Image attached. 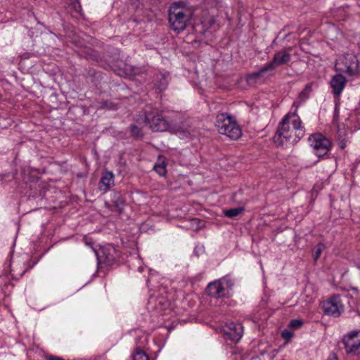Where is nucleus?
I'll use <instances>...</instances> for the list:
<instances>
[{"label":"nucleus","instance_id":"nucleus-18","mask_svg":"<svg viewBox=\"0 0 360 360\" xmlns=\"http://www.w3.org/2000/svg\"><path fill=\"white\" fill-rule=\"evenodd\" d=\"M154 169L160 176H165L166 174V164L165 161L159 159L158 162L154 166Z\"/></svg>","mask_w":360,"mask_h":360},{"label":"nucleus","instance_id":"nucleus-31","mask_svg":"<svg viewBox=\"0 0 360 360\" xmlns=\"http://www.w3.org/2000/svg\"><path fill=\"white\" fill-rule=\"evenodd\" d=\"M192 221H198V220L197 219H193Z\"/></svg>","mask_w":360,"mask_h":360},{"label":"nucleus","instance_id":"nucleus-28","mask_svg":"<svg viewBox=\"0 0 360 360\" xmlns=\"http://www.w3.org/2000/svg\"><path fill=\"white\" fill-rule=\"evenodd\" d=\"M47 360H63V359L60 357H58V356H50L48 357Z\"/></svg>","mask_w":360,"mask_h":360},{"label":"nucleus","instance_id":"nucleus-5","mask_svg":"<svg viewBox=\"0 0 360 360\" xmlns=\"http://www.w3.org/2000/svg\"><path fill=\"white\" fill-rule=\"evenodd\" d=\"M215 126L219 134L231 139H238L242 135V130L236 119L228 113H220L216 117Z\"/></svg>","mask_w":360,"mask_h":360},{"label":"nucleus","instance_id":"nucleus-12","mask_svg":"<svg viewBox=\"0 0 360 360\" xmlns=\"http://www.w3.org/2000/svg\"><path fill=\"white\" fill-rule=\"evenodd\" d=\"M226 337L233 342H238L243 335V327L240 323H227L223 327Z\"/></svg>","mask_w":360,"mask_h":360},{"label":"nucleus","instance_id":"nucleus-17","mask_svg":"<svg viewBox=\"0 0 360 360\" xmlns=\"http://www.w3.org/2000/svg\"><path fill=\"white\" fill-rule=\"evenodd\" d=\"M112 201L116 210L121 213L125 206V200L123 196L119 193H114L112 196Z\"/></svg>","mask_w":360,"mask_h":360},{"label":"nucleus","instance_id":"nucleus-29","mask_svg":"<svg viewBox=\"0 0 360 360\" xmlns=\"http://www.w3.org/2000/svg\"><path fill=\"white\" fill-rule=\"evenodd\" d=\"M139 271L142 272L143 271V268L142 266L139 267Z\"/></svg>","mask_w":360,"mask_h":360},{"label":"nucleus","instance_id":"nucleus-27","mask_svg":"<svg viewBox=\"0 0 360 360\" xmlns=\"http://www.w3.org/2000/svg\"><path fill=\"white\" fill-rule=\"evenodd\" d=\"M292 333L288 330H284L282 332V336L285 339H290L292 337Z\"/></svg>","mask_w":360,"mask_h":360},{"label":"nucleus","instance_id":"nucleus-4","mask_svg":"<svg viewBox=\"0 0 360 360\" xmlns=\"http://www.w3.org/2000/svg\"><path fill=\"white\" fill-rule=\"evenodd\" d=\"M164 283V278L160 277L159 274L155 271L150 270L147 284L148 286L150 288V290L158 288L159 290L162 291L161 294H162L165 292V288L162 287ZM149 305L151 306V308H154L157 311L160 312L161 311L167 309L169 306V302L162 295L159 296L153 294L150 295L149 297Z\"/></svg>","mask_w":360,"mask_h":360},{"label":"nucleus","instance_id":"nucleus-6","mask_svg":"<svg viewBox=\"0 0 360 360\" xmlns=\"http://www.w3.org/2000/svg\"><path fill=\"white\" fill-rule=\"evenodd\" d=\"M290 60L291 54L286 50H281L276 52L271 62L264 65L257 72H253L248 76V82L257 79L264 73L271 72L280 65L288 64Z\"/></svg>","mask_w":360,"mask_h":360},{"label":"nucleus","instance_id":"nucleus-16","mask_svg":"<svg viewBox=\"0 0 360 360\" xmlns=\"http://www.w3.org/2000/svg\"><path fill=\"white\" fill-rule=\"evenodd\" d=\"M154 82L155 87L160 91H163L167 88L168 84V75L159 72L155 75Z\"/></svg>","mask_w":360,"mask_h":360},{"label":"nucleus","instance_id":"nucleus-14","mask_svg":"<svg viewBox=\"0 0 360 360\" xmlns=\"http://www.w3.org/2000/svg\"><path fill=\"white\" fill-rule=\"evenodd\" d=\"M114 178L115 176L112 172H103L99 181L100 191L106 193L114 185Z\"/></svg>","mask_w":360,"mask_h":360},{"label":"nucleus","instance_id":"nucleus-24","mask_svg":"<svg viewBox=\"0 0 360 360\" xmlns=\"http://www.w3.org/2000/svg\"><path fill=\"white\" fill-rule=\"evenodd\" d=\"M131 131L132 136L134 137L138 138V137L142 136V135H143L141 129L134 124H132L131 126Z\"/></svg>","mask_w":360,"mask_h":360},{"label":"nucleus","instance_id":"nucleus-10","mask_svg":"<svg viewBox=\"0 0 360 360\" xmlns=\"http://www.w3.org/2000/svg\"><path fill=\"white\" fill-rule=\"evenodd\" d=\"M323 310L325 314L338 317L344 310V306L339 295L330 297L323 303Z\"/></svg>","mask_w":360,"mask_h":360},{"label":"nucleus","instance_id":"nucleus-21","mask_svg":"<svg viewBox=\"0 0 360 360\" xmlns=\"http://www.w3.org/2000/svg\"><path fill=\"white\" fill-rule=\"evenodd\" d=\"M214 23L215 20L212 16H207L201 21V25L204 32L210 29Z\"/></svg>","mask_w":360,"mask_h":360},{"label":"nucleus","instance_id":"nucleus-26","mask_svg":"<svg viewBox=\"0 0 360 360\" xmlns=\"http://www.w3.org/2000/svg\"><path fill=\"white\" fill-rule=\"evenodd\" d=\"M72 6L77 13H80L81 5L77 0H75V1L72 3Z\"/></svg>","mask_w":360,"mask_h":360},{"label":"nucleus","instance_id":"nucleus-1","mask_svg":"<svg viewBox=\"0 0 360 360\" xmlns=\"http://www.w3.org/2000/svg\"><path fill=\"white\" fill-rule=\"evenodd\" d=\"M304 134L305 129L298 115L296 112L288 113L279 123L274 141L281 146L293 144Z\"/></svg>","mask_w":360,"mask_h":360},{"label":"nucleus","instance_id":"nucleus-11","mask_svg":"<svg viewBox=\"0 0 360 360\" xmlns=\"http://www.w3.org/2000/svg\"><path fill=\"white\" fill-rule=\"evenodd\" d=\"M343 342L347 354L360 355V330L352 331L345 335Z\"/></svg>","mask_w":360,"mask_h":360},{"label":"nucleus","instance_id":"nucleus-30","mask_svg":"<svg viewBox=\"0 0 360 360\" xmlns=\"http://www.w3.org/2000/svg\"><path fill=\"white\" fill-rule=\"evenodd\" d=\"M333 124H336V120H335V118H334V120H333Z\"/></svg>","mask_w":360,"mask_h":360},{"label":"nucleus","instance_id":"nucleus-2","mask_svg":"<svg viewBox=\"0 0 360 360\" xmlns=\"http://www.w3.org/2000/svg\"><path fill=\"white\" fill-rule=\"evenodd\" d=\"M145 123L155 131H170L177 134L181 139H187L190 136V131L182 122L178 123L172 117L167 118L162 112H150L145 115Z\"/></svg>","mask_w":360,"mask_h":360},{"label":"nucleus","instance_id":"nucleus-15","mask_svg":"<svg viewBox=\"0 0 360 360\" xmlns=\"http://www.w3.org/2000/svg\"><path fill=\"white\" fill-rule=\"evenodd\" d=\"M337 141L340 148H345L348 141L347 133L345 124L337 126Z\"/></svg>","mask_w":360,"mask_h":360},{"label":"nucleus","instance_id":"nucleus-19","mask_svg":"<svg viewBox=\"0 0 360 360\" xmlns=\"http://www.w3.org/2000/svg\"><path fill=\"white\" fill-rule=\"evenodd\" d=\"M133 360H149V357L145 352L137 348L133 354Z\"/></svg>","mask_w":360,"mask_h":360},{"label":"nucleus","instance_id":"nucleus-23","mask_svg":"<svg viewBox=\"0 0 360 360\" xmlns=\"http://www.w3.org/2000/svg\"><path fill=\"white\" fill-rule=\"evenodd\" d=\"M324 248H325V245L323 243H319L316 246V248L314 249V261H317V259L320 257Z\"/></svg>","mask_w":360,"mask_h":360},{"label":"nucleus","instance_id":"nucleus-22","mask_svg":"<svg viewBox=\"0 0 360 360\" xmlns=\"http://www.w3.org/2000/svg\"><path fill=\"white\" fill-rule=\"evenodd\" d=\"M311 86H312L311 84H307L305 86V88L304 89V90L300 94L299 98L302 101H305L309 97V94L311 91Z\"/></svg>","mask_w":360,"mask_h":360},{"label":"nucleus","instance_id":"nucleus-7","mask_svg":"<svg viewBox=\"0 0 360 360\" xmlns=\"http://www.w3.org/2000/svg\"><path fill=\"white\" fill-rule=\"evenodd\" d=\"M335 70L338 72H345L349 75L360 73V64L356 56L347 53L340 56L335 62Z\"/></svg>","mask_w":360,"mask_h":360},{"label":"nucleus","instance_id":"nucleus-8","mask_svg":"<svg viewBox=\"0 0 360 360\" xmlns=\"http://www.w3.org/2000/svg\"><path fill=\"white\" fill-rule=\"evenodd\" d=\"M233 286L231 279L224 277L208 284L207 291L212 297L219 298L229 295V289Z\"/></svg>","mask_w":360,"mask_h":360},{"label":"nucleus","instance_id":"nucleus-20","mask_svg":"<svg viewBox=\"0 0 360 360\" xmlns=\"http://www.w3.org/2000/svg\"><path fill=\"white\" fill-rule=\"evenodd\" d=\"M244 211V208L243 207H236L227 210L224 212V214L226 217L229 218L235 217L240 214H241Z\"/></svg>","mask_w":360,"mask_h":360},{"label":"nucleus","instance_id":"nucleus-13","mask_svg":"<svg viewBox=\"0 0 360 360\" xmlns=\"http://www.w3.org/2000/svg\"><path fill=\"white\" fill-rule=\"evenodd\" d=\"M346 78L340 73L333 77L330 81V87L335 96H339L342 94L346 85Z\"/></svg>","mask_w":360,"mask_h":360},{"label":"nucleus","instance_id":"nucleus-25","mask_svg":"<svg viewBox=\"0 0 360 360\" xmlns=\"http://www.w3.org/2000/svg\"><path fill=\"white\" fill-rule=\"evenodd\" d=\"M302 325V321L299 319L292 320L289 324V326L294 328H298Z\"/></svg>","mask_w":360,"mask_h":360},{"label":"nucleus","instance_id":"nucleus-9","mask_svg":"<svg viewBox=\"0 0 360 360\" xmlns=\"http://www.w3.org/2000/svg\"><path fill=\"white\" fill-rule=\"evenodd\" d=\"M310 146L319 157L326 155L331 148V141L321 134H315L309 138Z\"/></svg>","mask_w":360,"mask_h":360},{"label":"nucleus","instance_id":"nucleus-3","mask_svg":"<svg viewBox=\"0 0 360 360\" xmlns=\"http://www.w3.org/2000/svg\"><path fill=\"white\" fill-rule=\"evenodd\" d=\"M193 15L192 8L184 2H174L169 8V22L171 28L177 32L184 31L190 24Z\"/></svg>","mask_w":360,"mask_h":360}]
</instances>
